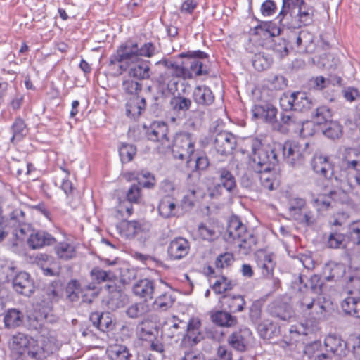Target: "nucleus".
I'll list each match as a JSON object with an SVG mask.
<instances>
[{"instance_id": "nucleus-13", "label": "nucleus", "mask_w": 360, "mask_h": 360, "mask_svg": "<svg viewBox=\"0 0 360 360\" xmlns=\"http://www.w3.org/2000/svg\"><path fill=\"white\" fill-rule=\"evenodd\" d=\"M313 171L325 179H335V169H333L328 158L322 155H315L311 162Z\"/></svg>"}, {"instance_id": "nucleus-46", "label": "nucleus", "mask_w": 360, "mask_h": 360, "mask_svg": "<svg viewBox=\"0 0 360 360\" xmlns=\"http://www.w3.org/2000/svg\"><path fill=\"white\" fill-rule=\"evenodd\" d=\"M238 241L240 250L244 255L249 254L257 245V238L250 232L247 231Z\"/></svg>"}, {"instance_id": "nucleus-9", "label": "nucleus", "mask_w": 360, "mask_h": 360, "mask_svg": "<svg viewBox=\"0 0 360 360\" xmlns=\"http://www.w3.org/2000/svg\"><path fill=\"white\" fill-rule=\"evenodd\" d=\"M139 58L138 44L131 41L122 44L117 49L116 53L110 58L109 66L118 65L119 73L122 74L127 70L128 60Z\"/></svg>"}, {"instance_id": "nucleus-23", "label": "nucleus", "mask_w": 360, "mask_h": 360, "mask_svg": "<svg viewBox=\"0 0 360 360\" xmlns=\"http://www.w3.org/2000/svg\"><path fill=\"white\" fill-rule=\"evenodd\" d=\"M247 231L246 226L240 219L236 216H232L229 220L226 228V240L229 241L238 240Z\"/></svg>"}, {"instance_id": "nucleus-27", "label": "nucleus", "mask_w": 360, "mask_h": 360, "mask_svg": "<svg viewBox=\"0 0 360 360\" xmlns=\"http://www.w3.org/2000/svg\"><path fill=\"white\" fill-rule=\"evenodd\" d=\"M191 105V100L181 96L179 94L174 96L169 101L170 108L179 119L182 118L185 115L186 111L190 109Z\"/></svg>"}, {"instance_id": "nucleus-26", "label": "nucleus", "mask_w": 360, "mask_h": 360, "mask_svg": "<svg viewBox=\"0 0 360 360\" xmlns=\"http://www.w3.org/2000/svg\"><path fill=\"white\" fill-rule=\"evenodd\" d=\"M127 75L129 77L138 82L148 79L150 77V68L149 65L143 60L131 65H128Z\"/></svg>"}, {"instance_id": "nucleus-2", "label": "nucleus", "mask_w": 360, "mask_h": 360, "mask_svg": "<svg viewBox=\"0 0 360 360\" xmlns=\"http://www.w3.org/2000/svg\"><path fill=\"white\" fill-rule=\"evenodd\" d=\"M176 58H186V60L178 63L162 59L156 63V65H161L165 68V70L160 74L158 82L160 84L167 85L169 91L172 90L169 89L170 85L178 84L175 80L176 78L186 80L209 73L207 65L201 61L202 59L207 58L208 55L202 51H188L179 53Z\"/></svg>"}, {"instance_id": "nucleus-63", "label": "nucleus", "mask_w": 360, "mask_h": 360, "mask_svg": "<svg viewBox=\"0 0 360 360\" xmlns=\"http://www.w3.org/2000/svg\"><path fill=\"white\" fill-rule=\"evenodd\" d=\"M61 287L57 282H53L46 290V295L51 302H56L61 297Z\"/></svg>"}, {"instance_id": "nucleus-19", "label": "nucleus", "mask_w": 360, "mask_h": 360, "mask_svg": "<svg viewBox=\"0 0 360 360\" xmlns=\"http://www.w3.org/2000/svg\"><path fill=\"white\" fill-rule=\"evenodd\" d=\"M55 243L54 237L41 230H34L30 235V238H27V244L33 250L39 249L46 245H51Z\"/></svg>"}, {"instance_id": "nucleus-20", "label": "nucleus", "mask_w": 360, "mask_h": 360, "mask_svg": "<svg viewBox=\"0 0 360 360\" xmlns=\"http://www.w3.org/2000/svg\"><path fill=\"white\" fill-rule=\"evenodd\" d=\"M190 249L188 241L181 237L172 240L167 249V252L172 259H181L187 255Z\"/></svg>"}, {"instance_id": "nucleus-29", "label": "nucleus", "mask_w": 360, "mask_h": 360, "mask_svg": "<svg viewBox=\"0 0 360 360\" xmlns=\"http://www.w3.org/2000/svg\"><path fill=\"white\" fill-rule=\"evenodd\" d=\"M193 101L200 105L209 106L214 101L212 90L205 85L196 86L193 91Z\"/></svg>"}, {"instance_id": "nucleus-24", "label": "nucleus", "mask_w": 360, "mask_h": 360, "mask_svg": "<svg viewBox=\"0 0 360 360\" xmlns=\"http://www.w3.org/2000/svg\"><path fill=\"white\" fill-rule=\"evenodd\" d=\"M154 281L145 278L137 281L133 286V292L136 295L143 298L146 301L153 298L155 290Z\"/></svg>"}, {"instance_id": "nucleus-35", "label": "nucleus", "mask_w": 360, "mask_h": 360, "mask_svg": "<svg viewBox=\"0 0 360 360\" xmlns=\"http://www.w3.org/2000/svg\"><path fill=\"white\" fill-rule=\"evenodd\" d=\"M93 325L101 331L112 330L114 324L109 313L93 312L90 315Z\"/></svg>"}, {"instance_id": "nucleus-17", "label": "nucleus", "mask_w": 360, "mask_h": 360, "mask_svg": "<svg viewBox=\"0 0 360 360\" xmlns=\"http://www.w3.org/2000/svg\"><path fill=\"white\" fill-rule=\"evenodd\" d=\"M13 287L20 294L30 296L34 289L33 282L29 274L25 271L18 273L13 278Z\"/></svg>"}, {"instance_id": "nucleus-49", "label": "nucleus", "mask_w": 360, "mask_h": 360, "mask_svg": "<svg viewBox=\"0 0 360 360\" xmlns=\"http://www.w3.org/2000/svg\"><path fill=\"white\" fill-rule=\"evenodd\" d=\"M250 159H251L250 165H251L252 168L257 173L259 174V181H260V183H261L262 187L269 191L274 190V178H273V176L269 173V172L274 168V167H271L268 170L261 169V171H259V169L257 170L253 167L254 162H253V160L252 158V155L250 156Z\"/></svg>"}, {"instance_id": "nucleus-57", "label": "nucleus", "mask_w": 360, "mask_h": 360, "mask_svg": "<svg viewBox=\"0 0 360 360\" xmlns=\"http://www.w3.org/2000/svg\"><path fill=\"white\" fill-rule=\"evenodd\" d=\"M121 161L127 163L131 161L136 153V148L134 145L122 143L119 148Z\"/></svg>"}, {"instance_id": "nucleus-64", "label": "nucleus", "mask_w": 360, "mask_h": 360, "mask_svg": "<svg viewBox=\"0 0 360 360\" xmlns=\"http://www.w3.org/2000/svg\"><path fill=\"white\" fill-rule=\"evenodd\" d=\"M347 237L356 245H360V221H354L349 226Z\"/></svg>"}, {"instance_id": "nucleus-36", "label": "nucleus", "mask_w": 360, "mask_h": 360, "mask_svg": "<svg viewBox=\"0 0 360 360\" xmlns=\"http://www.w3.org/2000/svg\"><path fill=\"white\" fill-rule=\"evenodd\" d=\"M341 307L345 314L360 319V297L347 296L342 300Z\"/></svg>"}, {"instance_id": "nucleus-11", "label": "nucleus", "mask_w": 360, "mask_h": 360, "mask_svg": "<svg viewBox=\"0 0 360 360\" xmlns=\"http://www.w3.org/2000/svg\"><path fill=\"white\" fill-rule=\"evenodd\" d=\"M236 137L231 132L221 131L214 138L213 148L221 155L231 154L236 146Z\"/></svg>"}, {"instance_id": "nucleus-33", "label": "nucleus", "mask_w": 360, "mask_h": 360, "mask_svg": "<svg viewBox=\"0 0 360 360\" xmlns=\"http://www.w3.org/2000/svg\"><path fill=\"white\" fill-rule=\"evenodd\" d=\"M231 314L232 313L229 311H217L212 315V321L216 325L221 327H235L238 323V318L236 316H233Z\"/></svg>"}, {"instance_id": "nucleus-52", "label": "nucleus", "mask_w": 360, "mask_h": 360, "mask_svg": "<svg viewBox=\"0 0 360 360\" xmlns=\"http://www.w3.org/2000/svg\"><path fill=\"white\" fill-rule=\"evenodd\" d=\"M125 229L127 236L129 238L134 237L141 232L148 230L147 224L141 221H127L125 224Z\"/></svg>"}, {"instance_id": "nucleus-21", "label": "nucleus", "mask_w": 360, "mask_h": 360, "mask_svg": "<svg viewBox=\"0 0 360 360\" xmlns=\"http://www.w3.org/2000/svg\"><path fill=\"white\" fill-rule=\"evenodd\" d=\"M259 336L264 340H271L281 333L280 326L269 319H263L256 326Z\"/></svg>"}, {"instance_id": "nucleus-61", "label": "nucleus", "mask_w": 360, "mask_h": 360, "mask_svg": "<svg viewBox=\"0 0 360 360\" xmlns=\"http://www.w3.org/2000/svg\"><path fill=\"white\" fill-rule=\"evenodd\" d=\"M200 236L205 240L212 241L218 237L215 229L211 225L200 224L198 229Z\"/></svg>"}, {"instance_id": "nucleus-8", "label": "nucleus", "mask_w": 360, "mask_h": 360, "mask_svg": "<svg viewBox=\"0 0 360 360\" xmlns=\"http://www.w3.org/2000/svg\"><path fill=\"white\" fill-rule=\"evenodd\" d=\"M279 104L282 110L306 112L314 106V101L306 92L295 91L283 94L280 97Z\"/></svg>"}, {"instance_id": "nucleus-6", "label": "nucleus", "mask_w": 360, "mask_h": 360, "mask_svg": "<svg viewBox=\"0 0 360 360\" xmlns=\"http://www.w3.org/2000/svg\"><path fill=\"white\" fill-rule=\"evenodd\" d=\"M297 297L296 307L307 320L315 321L324 317L326 307L321 302L319 296L304 292L302 288L299 287Z\"/></svg>"}, {"instance_id": "nucleus-56", "label": "nucleus", "mask_w": 360, "mask_h": 360, "mask_svg": "<svg viewBox=\"0 0 360 360\" xmlns=\"http://www.w3.org/2000/svg\"><path fill=\"white\" fill-rule=\"evenodd\" d=\"M13 136L11 141L15 140L20 141L27 134V129L24 120L20 117L17 118L12 125Z\"/></svg>"}, {"instance_id": "nucleus-44", "label": "nucleus", "mask_w": 360, "mask_h": 360, "mask_svg": "<svg viewBox=\"0 0 360 360\" xmlns=\"http://www.w3.org/2000/svg\"><path fill=\"white\" fill-rule=\"evenodd\" d=\"M23 319L22 312L15 309H9L4 316L5 326L8 328L18 327L22 324Z\"/></svg>"}, {"instance_id": "nucleus-50", "label": "nucleus", "mask_w": 360, "mask_h": 360, "mask_svg": "<svg viewBox=\"0 0 360 360\" xmlns=\"http://www.w3.org/2000/svg\"><path fill=\"white\" fill-rule=\"evenodd\" d=\"M322 131L326 136L331 139H339L342 134V127L339 122L330 120L324 124Z\"/></svg>"}, {"instance_id": "nucleus-41", "label": "nucleus", "mask_w": 360, "mask_h": 360, "mask_svg": "<svg viewBox=\"0 0 360 360\" xmlns=\"http://www.w3.org/2000/svg\"><path fill=\"white\" fill-rule=\"evenodd\" d=\"M146 102L144 98L137 96L131 99L126 105V113L133 118L140 116L146 109Z\"/></svg>"}, {"instance_id": "nucleus-32", "label": "nucleus", "mask_w": 360, "mask_h": 360, "mask_svg": "<svg viewBox=\"0 0 360 360\" xmlns=\"http://www.w3.org/2000/svg\"><path fill=\"white\" fill-rule=\"evenodd\" d=\"M325 345L328 350L338 356H345L347 354V342L334 335H328L325 340Z\"/></svg>"}, {"instance_id": "nucleus-47", "label": "nucleus", "mask_w": 360, "mask_h": 360, "mask_svg": "<svg viewBox=\"0 0 360 360\" xmlns=\"http://www.w3.org/2000/svg\"><path fill=\"white\" fill-rule=\"evenodd\" d=\"M236 285V282L229 280L227 277L221 276L212 286V289L216 294L224 295L229 290H232Z\"/></svg>"}, {"instance_id": "nucleus-1", "label": "nucleus", "mask_w": 360, "mask_h": 360, "mask_svg": "<svg viewBox=\"0 0 360 360\" xmlns=\"http://www.w3.org/2000/svg\"><path fill=\"white\" fill-rule=\"evenodd\" d=\"M251 149L253 167L259 171L268 170L276 166L281 158L293 167L302 165L304 160V149L295 141L264 146L259 139H254L251 142Z\"/></svg>"}, {"instance_id": "nucleus-58", "label": "nucleus", "mask_w": 360, "mask_h": 360, "mask_svg": "<svg viewBox=\"0 0 360 360\" xmlns=\"http://www.w3.org/2000/svg\"><path fill=\"white\" fill-rule=\"evenodd\" d=\"M331 117L332 111L326 105L318 107L316 109V113L314 116L315 122L318 124L327 123L328 122L331 120Z\"/></svg>"}, {"instance_id": "nucleus-51", "label": "nucleus", "mask_w": 360, "mask_h": 360, "mask_svg": "<svg viewBox=\"0 0 360 360\" xmlns=\"http://www.w3.org/2000/svg\"><path fill=\"white\" fill-rule=\"evenodd\" d=\"M55 252L58 258L68 260L75 256V248L68 243H60L55 246Z\"/></svg>"}, {"instance_id": "nucleus-59", "label": "nucleus", "mask_w": 360, "mask_h": 360, "mask_svg": "<svg viewBox=\"0 0 360 360\" xmlns=\"http://www.w3.org/2000/svg\"><path fill=\"white\" fill-rule=\"evenodd\" d=\"M124 304V295L121 292H115V294L108 295L107 305L111 310H116Z\"/></svg>"}, {"instance_id": "nucleus-14", "label": "nucleus", "mask_w": 360, "mask_h": 360, "mask_svg": "<svg viewBox=\"0 0 360 360\" xmlns=\"http://www.w3.org/2000/svg\"><path fill=\"white\" fill-rule=\"evenodd\" d=\"M252 336V333L250 328L242 327L229 336L228 343L234 349L245 352Z\"/></svg>"}, {"instance_id": "nucleus-55", "label": "nucleus", "mask_w": 360, "mask_h": 360, "mask_svg": "<svg viewBox=\"0 0 360 360\" xmlns=\"http://www.w3.org/2000/svg\"><path fill=\"white\" fill-rule=\"evenodd\" d=\"M273 62L272 58L264 53H259L254 56L252 60L253 67L258 71H263L269 68Z\"/></svg>"}, {"instance_id": "nucleus-60", "label": "nucleus", "mask_w": 360, "mask_h": 360, "mask_svg": "<svg viewBox=\"0 0 360 360\" xmlns=\"http://www.w3.org/2000/svg\"><path fill=\"white\" fill-rule=\"evenodd\" d=\"M137 180L136 185H139L140 188H153L155 185V176L150 172L140 173L136 177Z\"/></svg>"}, {"instance_id": "nucleus-16", "label": "nucleus", "mask_w": 360, "mask_h": 360, "mask_svg": "<svg viewBox=\"0 0 360 360\" xmlns=\"http://www.w3.org/2000/svg\"><path fill=\"white\" fill-rule=\"evenodd\" d=\"M226 310L231 313H239L244 311L246 302L240 295L224 294L219 300Z\"/></svg>"}, {"instance_id": "nucleus-38", "label": "nucleus", "mask_w": 360, "mask_h": 360, "mask_svg": "<svg viewBox=\"0 0 360 360\" xmlns=\"http://www.w3.org/2000/svg\"><path fill=\"white\" fill-rule=\"evenodd\" d=\"M217 174L220 181L219 186H223L229 193H234L237 186L236 179L232 173L226 168H219L217 171Z\"/></svg>"}, {"instance_id": "nucleus-48", "label": "nucleus", "mask_w": 360, "mask_h": 360, "mask_svg": "<svg viewBox=\"0 0 360 360\" xmlns=\"http://www.w3.org/2000/svg\"><path fill=\"white\" fill-rule=\"evenodd\" d=\"M292 110H282V112L280 115V121L278 124L280 125H277L278 131L284 132L285 129L283 126L291 127L297 123V119L294 115Z\"/></svg>"}, {"instance_id": "nucleus-5", "label": "nucleus", "mask_w": 360, "mask_h": 360, "mask_svg": "<svg viewBox=\"0 0 360 360\" xmlns=\"http://www.w3.org/2000/svg\"><path fill=\"white\" fill-rule=\"evenodd\" d=\"M360 173V152L355 148H346L342 154L335 169V181L338 186L345 184Z\"/></svg>"}, {"instance_id": "nucleus-3", "label": "nucleus", "mask_w": 360, "mask_h": 360, "mask_svg": "<svg viewBox=\"0 0 360 360\" xmlns=\"http://www.w3.org/2000/svg\"><path fill=\"white\" fill-rule=\"evenodd\" d=\"M282 1V8L276 17L281 27L296 29L312 23L314 9L304 0Z\"/></svg>"}, {"instance_id": "nucleus-40", "label": "nucleus", "mask_w": 360, "mask_h": 360, "mask_svg": "<svg viewBox=\"0 0 360 360\" xmlns=\"http://www.w3.org/2000/svg\"><path fill=\"white\" fill-rule=\"evenodd\" d=\"M107 354L110 360H131L132 354L129 348L124 345H114L107 349Z\"/></svg>"}, {"instance_id": "nucleus-18", "label": "nucleus", "mask_w": 360, "mask_h": 360, "mask_svg": "<svg viewBox=\"0 0 360 360\" xmlns=\"http://www.w3.org/2000/svg\"><path fill=\"white\" fill-rule=\"evenodd\" d=\"M168 127L164 122H154L146 129V136L151 141L161 142L168 141Z\"/></svg>"}, {"instance_id": "nucleus-25", "label": "nucleus", "mask_w": 360, "mask_h": 360, "mask_svg": "<svg viewBox=\"0 0 360 360\" xmlns=\"http://www.w3.org/2000/svg\"><path fill=\"white\" fill-rule=\"evenodd\" d=\"M179 207L176 205L174 200L169 195L162 198L158 205L159 214L165 219L179 216Z\"/></svg>"}, {"instance_id": "nucleus-12", "label": "nucleus", "mask_w": 360, "mask_h": 360, "mask_svg": "<svg viewBox=\"0 0 360 360\" xmlns=\"http://www.w3.org/2000/svg\"><path fill=\"white\" fill-rule=\"evenodd\" d=\"M10 223L13 226H17L15 236L20 240H23L25 237L30 238V235L34 231L30 225L27 222L25 214L20 209H15L9 215Z\"/></svg>"}, {"instance_id": "nucleus-37", "label": "nucleus", "mask_w": 360, "mask_h": 360, "mask_svg": "<svg viewBox=\"0 0 360 360\" xmlns=\"http://www.w3.org/2000/svg\"><path fill=\"white\" fill-rule=\"evenodd\" d=\"M80 288L82 301L84 303L91 304L100 293V288L94 282L80 283Z\"/></svg>"}, {"instance_id": "nucleus-45", "label": "nucleus", "mask_w": 360, "mask_h": 360, "mask_svg": "<svg viewBox=\"0 0 360 360\" xmlns=\"http://www.w3.org/2000/svg\"><path fill=\"white\" fill-rule=\"evenodd\" d=\"M142 84L140 82L128 75L122 79V89L124 94L127 95H139L142 90Z\"/></svg>"}, {"instance_id": "nucleus-30", "label": "nucleus", "mask_w": 360, "mask_h": 360, "mask_svg": "<svg viewBox=\"0 0 360 360\" xmlns=\"http://www.w3.org/2000/svg\"><path fill=\"white\" fill-rule=\"evenodd\" d=\"M345 272V269L342 264L330 262L324 265L322 274L326 281L333 282L340 280Z\"/></svg>"}, {"instance_id": "nucleus-62", "label": "nucleus", "mask_w": 360, "mask_h": 360, "mask_svg": "<svg viewBox=\"0 0 360 360\" xmlns=\"http://www.w3.org/2000/svg\"><path fill=\"white\" fill-rule=\"evenodd\" d=\"M249 318L252 323L256 326L265 319L262 314V307L257 302H254L249 309Z\"/></svg>"}, {"instance_id": "nucleus-15", "label": "nucleus", "mask_w": 360, "mask_h": 360, "mask_svg": "<svg viewBox=\"0 0 360 360\" xmlns=\"http://www.w3.org/2000/svg\"><path fill=\"white\" fill-rule=\"evenodd\" d=\"M277 108L271 103L257 105L252 109L255 117L264 120L271 124L274 129L277 127V125H280L277 120Z\"/></svg>"}, {"instance_id": "nucleus-53", "label": "nucleus", "mask_w": 360, "mask_h": 360, "mask_svg": "<svg viewBox=\"0 0 360 360\" xmlns=\"http://www.w3.org/2000/svg\"><path fill=\"white\" fill-rule=\"evenodd\" d=\"M149 311V306L145 302L131 304L126 310L127 315L131 319H137L146 314Z\"/></svg>"}, {"instance_id": "nucleus-42", "label": "nucleus", "mask_w": 360, "mask_h": 360, "mask_svg": "<svg viewBox=\"0 0 360 360\" xmlns=\"http://www.w3.org/2000/svg\"><path fill=\"white\" fill-rule=\"evenodd\" d=\"M91 276L98 283L103 282H112L117 278L116 271L103 270L98 266L94 267L91 271Z\"/></svg>"}, {"instance_id": "nucleus-4", "label": "nucleus", "mask_w": 360, "mask_h": 360, "mask_svg": "<svg viewBox=\"0 0 360 360\" xmlns=\"http://www.w3.org/2000/svg\"><path fill=\"white\" fill-rule=\"evenodd\" d=\"M45 342V338L41 335L33 338L27 334L18 333L13 337L12 346L20 355L41 359L46 358L49 352Z\"/></svg>"}, {"instance_id": "nucleus-39", "label": "nucleus", "mask_w": 360, "mask_h": 360, "mask_svg": "<svg viewBox=\"0 0 360 360\" xmlns=\"http://www.w3.org/2000/svg\"><path fill=\"white\" fill-rule=\"evenodd\" d=\"M270 314L281 320L287 321L292 317L290 307L282 302H274L269 306Z\"/></svg>"}, {"instance_id": "nucleus-7", "label": "nucleus", "mask_w": 360, "mask_h": 360, "mask_svg": "<svg viewBox=\"0 0 360 360\" xmlns=\"http://www.w3.org/2000/svg\"><path fill=\"white\" fill-rule=\"evenodd\" d=\"M195 139L191 133L186 131L176 132L169 146L174 159L186 160L187 163L191 161L195 148Z\"/></svg>"}, {"instance_id": "nucleus-28", "label": "nucleus", "mask_w": 360, "mask_h": 360, "mask_svg": "<svg viewBox=\"0 0 360 360\" xmlns=\"http://www.w3.org/2000/svg\"><path fill=\"white\" fill-rule=\"evenodd\" d=\"M255 257L257 265L261 269L262 274L264 276H271L275 266L272 255L265 251L259 250L256 253Z\"/></svg>"}, {"instance_id": "nucleus-43", "label": "nucleus", "mask_w": 360, "mask_h": 360, "mask_svg": "<svg viewBox=\"0 0 360 360\" xmlns=\"http://www.w3.org/2000/svg\"><path fill=\"white\" fill-rule=\"evenodd\" d=\"M80 282L76 279L70 280L65 288V299L69 302H77L81 297Z\"/></svg>"}, {"instance_id": "nucleus-22", "label": "nucleus", "mask_w": 360, "mask_h": 360, "mask_svg": "<svg viewBox=\"0 0 360 360\" xmlns=\"http://www.w3.org/2000/svg\"><path fill=\"white\" fill-rule=\"evenodd\" d=\"M200 321L195 319H191L187 323L186 333L181 340L182 345L193 346L201 340L202 337L200 333Z\"/></svg>"}, {"instance_id": "nucleus-31", "label": "nucleus", "mask_w": 360, "mask_h": 360, "mask_svg": "<svg viewBox=\"0 0 360 360\" xmlns=\"http://www.w3.org/2000/svg\"><path fill=\"white\" fill-rule=\"evenodd\" d=\"M252 34L265 39L274 37L281 34V27L272 21H263L252 30Z\"/></svg>"}, {"instance_id": "nucleus-54", "label": "nucleus", "mask_w": 360, "mask_h": 360, "mask_svg": "<svg viewBox=\"0 0 360 360\" xmlns=\"http://www.w3.org/2000/svg\"><path fill=\"white\" fill-rule=\"evenodd\" d=\"M174 302V298L169 293H163L156 297L153 302V307L155 309L166 311L172 307Z\"/></svg>"}, {"instance_id": "nucleus-34", "label": "nucleus", "mask_w": 360, "mask_h": 360, "mask_svg": "<svg viewBox=\"0 0 360 360\" xmlns=\"http://www.w3.org/2000/svg\"><path fill=\"white\" fill-rule=\"evenodd\" d=\"M304 278H307V277L303 276H300L298 278L300 284H303L301 287L303 292L320 297L323 287V283L321 281L320 277L316 274L311 276L309 279V285L304 283Z\"/></svg>"}, {"instance_id": "nucleus-10", "label": "nucleus", "mask_w": 360, "mask_h": 360, "mask_svg": "<svg viewBox=\"0 0 360 360\" xmlns=\"http://www.w3.org/2000/svg\"><path fill=\"white\" fill-rule=\"evenodd\" d=\"M186 327L187 322L174 316L168 318L163 323L162 333L165 338L178 342L180 340H182Z\"/></svg>"}]
</instances>
